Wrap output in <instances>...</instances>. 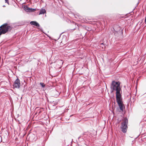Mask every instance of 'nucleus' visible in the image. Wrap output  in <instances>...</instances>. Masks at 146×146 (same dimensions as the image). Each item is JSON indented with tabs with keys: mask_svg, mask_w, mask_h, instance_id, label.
Listing matches in <instances>:
<instances>
[{
	"mask_svg": "<svg viewBox=\"0 0 146 146\" xmlns=\"http://www.w3.org/2000/svg\"><path fill=\"white\" fill-rule=\"evenodd\" d=\"M13 86L15 88H19L20 86V83L19 80L17 78L15 81Z\"/></svg>",
	"mask_w": 146,
	"mask_h": 146,
	"instance_id": "nucleus-4",
	"label": "nucleus"
},
{
	"mask_svg": "<svg viewBox=\"0 0 146 146\" xmlns=\"http://www.w3.org/2000/svg\"><path fill=\"white\" fill-rule=\"evenodd\" d=\"M3 7H5V5H3Z\"/></svg>",
	"mask_w": 146,
	"mask_h": 146,
	"instance_id": "nucleus-14",
	"label": "nucleus"
},
{
	"mask_svg": "<svg viewBox=\"0 0 146 146\" xmlns=\"http://www.w3.org/2000/svg\"><path fill=\"white\" fill-rule=\"evenodd\" d=\"M41 112V111H40L39 112H38V113L39 114Z\"/></svg>",
	"mask_w": 146,
	"mask_h": 146,
	"instance_id": "nucleus-12",
	"label": "nucleus"
},
{
	"mask_svg": "<svg viewBox=\"0 0 146 146\" xmlns=\"http://www.w3.org/2000/svg\"><path fill=\"white\" fill-rule=\"evenodd\" d=\"M111 88L113 90H116V101L120 108V110L123 111L124 106L122 101V98L120 92L121 89L120 87V84L119 82H115V81L112 82Z\"/></svg>",
	"mask_w": 146,
	"mask_h": 146,
	"instance_id": "nucleus-1",
	"label": "nucleus"
},
{
	"mask_svg": "<svg viewBox=\"0 0 146 146\" xmlns=\"http://www.w3.org/2000/svg\"><path fill=\"white\" fill-rule=\"evenodd\" d=\"M100 47H102V49H104L106 47L105 46L104 44L103 43H101L100 44Z\"/></svg>",
	"mask_w": 146,
	"mask_h": 146,
	"instance_id": "nucleus-8",
	"label": "nucleus"
},
{
	"mask_svg": "<svg viewBox=\"0 0 146 146\" xmlns=\"http://www.w3.org/2000/svg\"><path fill=\"white\" fill-rule=\"evenodd\" d=\"M145 21L146 23V18H145Z\"/></svg>",
	"mask_w": 146,
	"mask_h": 146,
	"instance_id": "nucleus-13",
	"label": "nucleus"
},
{
	"mask_svg": "<svg viewBox=\"0 0 146 146\" xmlns=\"http://www.w3.org/2000/svg\"><path fill=\"white\" fill-rule=\"evenodd\" d=\"M30 24L31 25H33L37 27L39 26V24L35 21H32L30 22Z\"/></svg>",
	"mask_w": 146,
	"mask_h": 146,
	"instance_id": "nucleus-6",
	"label": "nucleus"
},
{
	"mask_svg": "<svg viewBox=\"0 0 146 146\" xmlns=\"http://www.w3.org/2000/svg\"><path fill=\"white\" fill-rule=\"evenodd\" d=\"M29 10L30 11H31V12H33L34 11H36V9H32V8H29Z\"/></svg>",
	"mask_w": 146,
	"mask_h": 146,
	"instance_id": "nucleus-10",
	"label": "nucleus"
},
{
	"mask_svg": "<svg viewBox=\"0 0 146 146\" xmlns=\"http://www.w3.org/2000/svg\"><path fill=\"white\" fill-rule=\"evenodd\" d=\"M128 124V120L126 118H124L122 120V122L121 123V128L122 129V131L124 133L126 132L128 127L127 125Z\"/></svg>",
	"mask_w": 146,
	"mask_h": 146,
	"instance_id": "nucleus-3",
	"label": "nucleus"
},
{
	"mask_svg": "<svg viewBox=\"0 0 146 146\" xmlns=\"http://www.w3.org/2000/svg\"><path fill=\"white\" fill-rule=\"evenodd\" d=\"M5 2L7 3L8 5H9V1L8 0H5Z\"/></svg>",
	"mask_w": 146,
	"mask_h": 146,
	"instance_id": "nucleus-11",
	"label": "nucleus"
},
{
	"mask_svg": "<svg viewBox=\"0 0 146 146\" xmlns=\"http://www.w3.org/2000/svg\"><path fill=\"white\" fill-rule=\"evenodd\" d=\"M40 84L42 88H44L45 86V84L43 83L40 82Z\"/></svg>",
	"mask_w": 146,
	"mask_h": 146,
	"instance_id": "nucleus-9",
	"label": "nucleus"
},
{
	"mask_svg": "<svg viewBox=\"0 0 146 146\" xmlns=\"http://www.w3.org/2000/svg\"><path fill=\"white\" fill-rule=\"evenodd\" d=\"M114 33L115 34L118 33L119 32H121V27L118 25H116L113 28Z\"/></svg>",
	"mask_w": 146,
	"mask_h": 146,
	"instance_id": "nucleus-5",
	"label": "nucleus"
},
{
	"mask_svg": "<svg viewBox=\"0 0 146 146\" xmlns=\"http://www.w3.org/2000/svg\"><path fill=\"white\" fill-rule=\"evenodd\" d=\"M46 13V11L44 9H41L40 11V13L39 14H44L45 13Z\"/></svg>",
	"mask_w": 146,
	"mask_h": 146,
	"instance_id": "nucleus-7",
	"label": "nucleus"
},
{
	"mask_svg": "<svg viewBox=\"0 0 146 146\" xmlns=\"http://www.w3.org/2000/svg\"><path fill=\"white\" fill-rule=\"evenodd\" d=\"M11 29L12 27L7 23L4 24L0 27V36L2 34H5Z\"/></svg>",
	"mask_w": 146,
	"mask_h": 146,
	"instance_id": "nucleus-2",
	"label": "nucleus"
}]
</instances>
